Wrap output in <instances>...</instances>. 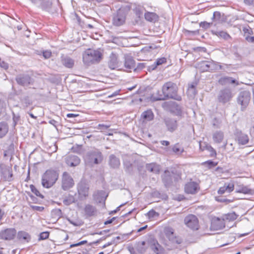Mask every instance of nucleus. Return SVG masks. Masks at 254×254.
Returning <instances> with one entry per match:
<instances>
[{"label": "nucleus", "instance_id": "nucleus-35", "mask_svg": "<svg viewBox=\"0 0 254 254\" xmlns=\"http://www.w3.org/2000/svg\"><path fill=\"white\" fill-rule=\"evenodd\" d=\"M213 34L218 37H220L225 40H228L231 38V36L226 32L223 31H212Z\"/></svg>", "mask_w": 254, "mask_h": 254}, {"label": "nucleus", "instance_id": "nucleus-32", "mask_svg": "<svg viewBox=\"0 0 254 254\" xmlns=\"http://www.w3.org/2000/svg\"><path fill=\"white\" fill-rule=\"evenodd\" d=\"M237 140L239 144L245 145L249 142V139L247 134L241 132L237 136Z\"/></svg>", "mask_w": 254, "mask_h": 254}, {"label": "nucleus", "instance_id": "nucleus-64", "mask_svg": "<svg viewBox=\"0 0 254 254\" xmlns=\"http://www.w3.org/2000/svg\"><path fill=\"white\" fill-rule=\"evenodd\" d=\"M246 39L248 42L254 43V37H250L248 36L246 37Z\"/></svg>", "mask_w": 254, "mask_h": 254}, {"label": "nucleus", "instance_id": "nucleus-21", "mask_svg": "<svg viewBox=\"0 0 254 254\" xmlns=\"http://www.w3.org/2000/svg\"><path fill=\"white\" fill-rule=\"evenodd\" d=\"M118 59L117 55L114 53H112L109 57L108 64L109 67L112 69H114L117 67Z\"/></svg>", "mask_w": 254, "mask_h": 254}, {"label": "nucleus", "instance_id": "nucleus-43", "mask_svg": "<svg viewBox=\"0 0 254 254\" xmlns=\"http://www.w3.org/2000/svg\"><path fill=\"white\" fill-rule=\"evenodd\" d=\"M52 5V2L49 1H43L41 3V8L44 10H48L50 9Z\"/></svg>", "mask_w": 254, "mask_h": 254}, {"label": "nucleus", "instance_id": "nucleus-53", "mask_svg": "<svg viewBox=\"0 0 254 254\" xmlns=\"http://www.w3.org/2000/svg\"><path fill=\"white\" fill-rule=\"evenodd\" d=\"M167 62V60L165 58H162L160 59H158L154 63L156 64V65L158 66L161 65L164 63H166Z\"/></svg>", "mask_w": 254, "mask_h": 254}, {"label": "nucleus", "instance_id": "nucleus-31", "mask_svg": "<svg viewBox=\"0 0 254 254\" xmlns=\"http://www.w3.org/2000/svg\"><path fill=\"white\" fill-rule=\"evenodd\" d=\"M199 189V184L195 182H190L188 183L185 188V190H197Z\"/></svg>", "mask_w": 254, "mask_h": 254}, {"label": "nucleus", "instance_id": "nucleus-39", "mask_svg": "<svg viewBox=\"0 0 254 254\" xmlns=\"http://www.w3.org/2000/svg\"><path fill=\"white\" fill-rule=\"evenodd\" d=\"M147 65V63H137L136 65H133L132 69L134 71H137L138 70H141L143 68H146Z\"/></svg>", "mask_w": 254, "mask_h": 254}, {"label": "nucleus", "instance_id": "nucleus-23", "mask_svg": "<svg viewBox=\"0 0 254 254\" xmlns=\"http://www.w3.org/2000/svg\"><path fill=\"white\" fill-rule=\"evenodd\" d=\"M104 191H96L93 194V198L94 200L97 202V203H102L104 202L105 200L106 199V197L107 196V195L106 196H105V194L103 193Z\"/></svg>", "mask_w": 254, "mask_h": 254}, {"label": "nucleus", "instance_id": "nucleus-56", "mask_svg": "<svg viewBox=\"0 0 254 254\" xmlns=\"http://www.w3.org/2000/svg\"><path fill=\"white\" fill-rule=\"evenodd\" d=\"M157 67V65H156L155 63L154 62V63L151 65H149L147 64L146 69L147 70L150 71L155 69Z\"/></svg>", "mask_w": 254, "mask_h": 254}, {"label": "nucleus", "instance_id": "nucleus-26", "mask_svg": "<svg viewBox=\"0 0 254 254\" xmlns=\"http://www.w3.org/2000/svg\"><path fill=\"white\" fill-rule=\"evenodd\" d=\"M88 195V191H77L74 193L73 196L75 202L77 201H82L85 199Z\"/></svg>", "mask_w": 254, "mask_h": 254}, {"label": "nucleus", "instance_id": "nucleus-42", "mask_svg": "<svg viewBox=\"0 0 254 254\" xmlns=\"http://www.w3.org/2000/svg\"><path fill=\"white\" fill-rule=\"evenodd\" d=\"M74 202H75L74 198H73V196L71 194L65 197L63 200V203L66 205H70Z\"/></svg>", "mask_w": 254, "mask_h": 254}, {"label": "nucleus", "instance_id": "nucleus-4", "mask_svg": "<svg viewBox=\"0 0 254 254\" xmlns=\"http://www.w3.org/2000/svg\"><path fill=\"white\" fill-rule=\"evenodd\" d=\"M85 162L89 165L99 164L103 160L102 153L97 149L89 151L86 153L84 156Z\"/></svg>", "mask_w": 254, "mask_h": 254}, {"label": "nucleus", "instance_id": "nucleus-36", "mask_svg": "<svg viewBox=\"0 0 254 254\" xmlns=\"http://www.w3.org/2000/svg\"><path fill=\"white\" fill-rule=\"evenodd\" d=\"M141 117L144 120L150 121L153 119L154 115L151 110H147L142 113Z\"/></svg>", "mask_w": 254, "mask_h": 254}, {"label": "nucleus", "instance_id": "nucleus-13", "mask_svg": "<svg viewBox=\"0 0 254 254\" xmlns=\"http://www.w3.org/2000/svg\"><path fill=\"white\" fill-rule=\"evenodd\" d=\"M225 218L214 217L211 220V227L214 230L221 229L225 227Z\"/></svg>", "mask_w": 254, "mask_h": 254}, {"label": "nucleus", "instance_id": "nucleus-14", "mask_svg": "<svg viewBox=\"0 0 254 254\" xmlns=\"http://www.w3.org/2000/svg\"><path fill=\"white\" fill-rule=\"evenodd\" d=\"M165 233L167 237L173 243L179 244H181L182 241L181 239L177 238L174 234V230L171 228H167L165 230Z\"/></svg>", "mask_w": 254, "mask_h": 254}, {"label": "nucleus", "instance_id": "nucleus-28", "mask_svg": "<svg viewBox=\"0 0 254 254\" xmlns=\"http://www.w3.org/2000/svg\"><path fill=\"white\" fill-rule=\"evenodd\" d=\"M145 19L149 22H155L158 20V16L154 12H146L144 14Z\"/></svg>", "mask_w": 254, "mask_h": 254}, {"label": "nucleus", "instance_id": "nucleus-9", "mask_svg": "<svg viewBox=\"0 0 254 254\" xmlns=\"http://www.w3.org/2000/svg\"><path fill=\"white\" fill-rule=\"evenodd\" d=\"M15 228H9L2 230L0 231V239L5 241H11L14 239L16 235Z\"/></svg>", "mask_w": 254, "mask_h": 254}, {"label": "nucleus", "instance_id": "nucleus-44", "mask_svg": "<svg viewBox=\"0 0 254 254\" xmlns=\"http://www.w3.org/2000/svg\"><path fill=\"white\" fill-rule=\"evenodd\" d=\"M173 151L177 154H181L183 151L184 149L182 148H181L179 144H176L172 147Z\"/></svg>", "mask_w": 254, "mask_h": 254}, {"label": "nucleus", "instance_id": "nucleus-24", "mask_svg": "<svg viewBox=\"0 0 254 254\" xmlns=\"http://www.w3.org/2000/svg\"><path fill=\"white\" fill-rule=\"evenodd\" d=\"M109 164L113 168H117L120 165V161L114 155L112 154L109 156Z\"/></svg>", "mask_w": 254, "mask_h": 254}, {"label": "nucleus", "instance_id": "nucleus-3", "mask_svg": "<svg viewBox=\"0 0 254 254\" xmlns=\"http://www.w3.org/2000/svg\"><path fill=\"white\" fill-rule=\"evenodd\" d=\"M181 179V174L175 169L165 170L162 175V180L166 187L173 185L174 182H178Z\"/></svg>", "mask_w": 254, "mask_h": 254}, {"label": "nucleus", "instance_id": "nucleus-63", "mask_svg": "<svg viewBox=\"0 0 254 254\" xmlns=\"http://www.w3.org/2000/svg\"><path fill=\"white\" fill-rule=\"evenodd\" d=\"M19 120H20V117L19 116H16L15 114H13V121L14 126L17 124V123L19 121Z\"/></svg>", "mask_w": 254, "mask_h": 254}, {"label": "nucleus", "instance_id": "nucleus-17", "mask_svg": "<svg viewBox=\"0 0 254 254\" xmlns=\"http://www.w3.org/2000/svg\"><path fill=\"white\" fill-rule=\"evenodd\" d=\"M218 82L222 85H226L229 84H235L236 85L239 84L238 81L232 77L229 76L222 77L219 79Z\"/></svg>", "mask_w": 254, "mask_h": 254}, {"label": "nucleus", "instance_id": "nucleus-12", "mask_svg": "<svg viewBox=\"0 0 254 254\" xmlns=\"http://www.w3.org/2000/svg\"><path fill=\"white\" fill-rule=\"evenodd\" d=\"M15 80L20 85L28 86L30 84L31 78L28 74L21 73L16 76Z\"/></svg>", "mask_w": 254, "mask_h": 254}, {"label": "nucleus", "instance_id": "nucleus-19", "mask_svg": "<svg viewBox=\"0 0 254 254\" xmlns=\"http://www.w3.org/2000/svg\"><path fill=\"white\" fill-rule=\"evenodd\" d=\"M2 175L3 178L8 182L13 180V174L12 170L9 167H5L2 169Z\"/></svg>", "mask_w": 254, "mask_h": 254}, {"label": "nucleus", "instance_id": "nucleus-30", "mask_svg": "<svg viewBox=\"0 0 254 254\" xmlns=\"http://www.w3.org/2000/svg\"><path fill=\"white\" fill-rule=\"evenodd\" d=\"M62 64L68 68H72L74 64V60L66 56L62 58Z\"/></svg>", "mask_w": 254, "mask_h": 254}, {"label": "nucleus", "instance_id": "nucleus-47", "mask_svg": "<svg viewBox=\"0 0 254 254\" xmlns=\"http://www.w3.org/2000/svg\"><path fill=\"white\" fill-rule=\"evenodd\" d=\"M27 194L30 198L31 200L33 203H37L39 202L38 198L34 194V193H32V191H27Z\"/></svg>", "mask_w": 254, "mask_h": 254}, {"label": "nucleus", "instance_id": "nucleus-37", "mask_svg": "<svg viewBox=\"0 0 254 254\" xmlns=\"http://www.w3.org/2000/svg\"><path fill=\"white\" fill-rule=\"evenodd\" d=\"M234 185L233 182L225 183L223 187L220 188L218 190H233Z\"/></svg>", "mask_w": 254, "mask_h": 254}, {"label": "nucleus", "instance_id": "nucleus-57", "mask_svg": "<svg viewBox=\"0 0 254 254\" xmlns=\"http://www.w3.org/2000/svg\"><path fill=\"white\" fill-rule=\"evenodd\" d=\"M52 53L50 51H45L43 52V56L46 59H49L51 57Z\"/></svg>", "mask_w": 254, "mask_h": 254}, {"label": "nucleus", "instance_id": "nucleus-48", "mask_svg": "<svg viewBox=\"0 0 254 254\" xmlns=\"http://www.w3.org/2000/svg\"><path fill=\"white\" fill-rule=\"evenodd\" d=\"M133 65H136L135 61L131 58H128V72L133 70Z\"/></svg>", "mask_w": 254, "mask_h": 254}, {"label": "nucleus", "instance_id": "nucleus-6", "mask_svg": "<svg viewBox=\"0 0 254 254\" xmlns=\"http://www.w3.org/2000/svg\"><path fill=\"white\" fill-rule=\"evenodd\" d=\"M234 96L232 90L229 88H224L220 90L217 95L218 103L225 105L231 101Z\"/></svg>", "mask_w": 254, "mask_h": 254}, {"label": "nucleus", "instance_id": "nucleus-59", "mask_svg": "<svg viewBox=\"0 0 254 254\" xmlns=\"http://www.w3.org/2000/svg\"><path fill=\"white\" fill-rule=\"evenodd\" d=\"M87 242L86 240L82 241H81V242H80L79 243L70 245V248H73V247H75L79 246L80 245L86 244Z\"/></svg>", "mask_w": 254, "mask_h": 254}, {"label": "nucleus", "instance_id": "nucleus-54", "mask_svg": "<svg viewBox=\"0 0 254 254\" xmlns=\"http://www.w3.org/2000/svg\"><path fill=\"white\" fill-rule=\"evenodd\" d=\"M147 227V225H145V226H143V227H140V228H137V229H136L132 230L131 231V232L129 234H128V236L129 235H131V234H133V233H137L140 232H141L142 231H143V230H145Z\"/></svg>", "mask_w": 254, "mask_h": 254}, {"label": "nucleus", "instance_id": "nucleus-33", "mask_svg": "<svg viewBox=\"0 0 254 254\" xmlns=\"http://www.w3.org/2000/svg\"><path fill=\"white\" fill-rule=\"evenodd\" d=\"M8 131V127L5 122L0 123V138L4 136Z\"/></svg>", "mask_w": 254, "mask_h": 254}, {"label": "nucleus", "instance_id": "nucleus-52", "mask_svg": "<svg viewBox=\"0 0 254 254\" xmlns=\"http://www.w3.org/2000/svg\"><path fill=\"white\" fill-rule=\"evenodd\" d=\"M49 233L47 231L43 232L40 233L39 235V240H43L48 238Z\"/></svg>", "mask_w": 254, "mask_h": 254}, {"label": "nucleus", "instance_id": "nucleus-55", "mask_svg": "<svg viewBox=\"0 0 254 254\" xmlns=\"http://www.w3.org/2000/svg\"><path fill=\"white\" fill-rule=\"evenodd\" d=\"M221 17V13L219 11H215L213 13L212 19L215 20L219 21Z\"/></svg>", "mask_w": 254, "mask_h": 254}, {"label": "nucleus", "instance_id": "nucleus-41", "mask_svg": "<svg viewBox=\"0 0 254 254\" xmlns=\"http://www.w3.org/2000/svg\"><path fill=\"white\" fill-rule=\"evenodd\" d=\"M187 93L189 96L193 97L196 94V91L195 88V86L193 84L190 85L187 91Z\"/></svg>", "mask_w": 254, "mask_h": 254}, {"label": "nucleus", "instance_id": "nucleus-61", "mask_svg": "<svg viewBox=\"0 0 254 254\" xmlns=\"http://www.w3.org/2000/svg\"><path fill=\"white\" fill-rule=\"evenodd\" d=\"M0 66L4 69H7L8 68V64L4 61H0Z\"/></svg>", "mask_w": 254, "mask_h": 254}, {"label": "nucleus", "instance_id": "nucleus-22", "mask_svg": "<svg viewBox=\"0 0 254 254\" xmlns=\"http://www.w3.org/2000/svg\"><path fill=\"white\" fill-rule=\"evenodd\" d=\"M200 65L203 71L212 70L214 69V63L211 61H202Z\"/></svg>", "mask_w": 254, "mask_h": 254}, {"label": "nucleus", "instance_id": "nucleus-60", "mask_svg": "<svg viewBox=\"0 0 254 254\" xmlns=\"http://www.w3.org/2000/svg\"><path fill=\"white\" fill-rule=\"evenodd\" d=\"M133 11H134L136 16L138 18H139L141 16V15H142V14L140 9L136 7L134 9H133Z\"/></svg>", "mask_w": 254, "mask_h": 254}, {"label": "nucleus", "instance_id": "nucleus-34", "mask_svg": "<svg viewBox=\"0 0 254 254\" xmlns=\"http://www.w3.org/2000/svg\"><path fill=\"white\" fill-rule=\"evenodd\" d=\"M224 134L221 131H216L213 134V139L216 143H220L223 139Z\"/></svg>", "mask_w": 254, "mask_h": 254}, {"label": "nucleus", "instance_id": "nucleus-5", "mask_svg": "<svg viewBox=\"0 0 254 254\" xmlns=\"http://www.w3.org/2000/svg\"><path fill=\"white\" fill-rule=\"evenodd\" d=\"M102 59V54L97 50L89 49L83 55V61L84 63H98Z\"/></svg>", "mask_w": 254, "mask_h": 254}, {"label": "nucleus", "instance_id": "nucleus-27", "mask_svg": "<svg viewBox=\"0 0 254 254\" xmlns=\"http://www.w3.org/2000/svg\"><path fill=\"white\" fill-rule=\"evenodd\" d=\"M97 210L95 206L90 204H87L84 208V212L85 214L88 216H92L96 214Z\"/></svg>", "mask_w": 254, "mask_h": 254}, {"label": "nucleus", "instance_id": "nucleus-40", "mask_svg": "<svg viewBox=\"0 0 254 254\" xmlns=\"http://www.w3.org/2000/svg\"><path fill=\"white\" fill-rule=\"evenodd\" d=\"M225 220L228 221H233L237 219V215L235 212L228 213L223 216Z\"/></svg>", "mask_w": 254, "mask_h": 254}, {"label": "nucleus", "instance_id": "nucleus-45", "mask_svg": "<svg viewBox=\"0 0 254 254\" xmlns=\"http://www.w3.org/2000/svg\"><path fill=\"white\" fill-rule=\"evenodd\" d=\"M202 165L207 167L210 169L212 167L216 166L217 165V163L215 162L212 160H208L202 163Z\"/></svg>", "mask_w": 254, "mask_h": 254}, {"label": "nucleus", "instance_id": "nucleus-29", "mask_svg": "<svg viewBox=\"0 0 254 254\" xmlns=\"http://www.w3.org/2000/svg\"><path fill=\"white\" fill-rule=\"evenodd\" d=\"M89 189V184L87 180L82 179L77 185V190H88Z\"/></svg>", "mask_w": 254, "mask_h": 254}, {"label": "nucleus", "instance_id": "nucleus-7", "mask_svg": "<svg viewBox=\"0 0 254 254\" xmlns=\"http://www.w3.org/2000/svg\"><path fill=\"white\" fill-rule=\"evenodd\" d=\"M127 10L126 8H121L117 12L113 17V24L117 26H119L125 23Z\"/></svg>", "mask_w": 254, "mask_h": 254}, {"label": "nucleus", "instance_id": "nucleus-11", "mask_svg": "<svg viewBox=\"0 0 254 254\" xmlns=\"http://www.w3.org/2000/svg\"><path fill=\"white\" fill-rule=\"evenodd\" d=\"M74 181L71 176L65 172L62 177V187L64 190L69 189L74 185Z\"/></svg>", "mask_w": 254, "mask_h": 254}, {"label": "nucleus", "instance_id": "nucleus-50", "mask_svg": "<svg viewBox=\"0 0 254 254\" xmlns=\"http://www.w3.org/2000/svg\"><path fill=\"white\" fill-rule=\"evenodd\" d=\"M238 192H242L244 194V197L243 198L246 199H250L251 197L250 195L254 194V191H237Z\"/></svg>", "mask_w": 254, "mask_h": 254}, {"label": "nucleus", "instance_id": "nucleus-25", "mask_svg": "<svg viewBox=\"0 0 254 254\" xmlns=\"http://www.w3.org/2000/svg\"><path fill=\"white\" fill-rule=\"evenodd\" d=\"M151 248L156 254H164V248L157 241L154 242Z\"/></svg>", "mask_w": 254, "mask_h": 254}, {"label": "nucleus", "instance_id": "nucleus-49", "mask_svg": "<svg viewBox=\"0 0 254 254\" xmlns=\"http://www.w3.org/2000/svg\"><path fill=\"white\" fill-rule=\"evenodd\" d=\"M147 216L149 219H152L155 217H158L159 214L154 210H151L147 213Z\"/></svg>", "mask_w": 254, "mask_h": 254}, {"label": "nucleus", "instance_id": "nucleus-16", "mask_svg": "<svg viewBox=\"0 0 254 254\" xmlns=\"http://www.w3.org/2000/svg\"><path fill=\"white\" fill-rule=\"evenodd\" d=\"M65 162L68 166L75 167L80 164V159L77 156L70 155L66 157Z\"/></svg>", "mask_w": 254, "mask_h": 254}, {"label": "nucleus", "instance_id": "nucleus-51", "mask_svg": "<svg viewBox=\"0 0 254 254\" xmlns=\"http://www.w3.org/2000/svg\"><path fill=\"white\" fill-rule=\"evenodd\" d=\"M212 24V23L207 22L206 21L201 22L199 24L200 27L207 29L210 27V26Z\"/></svg>", "mask_w": 254, "mask_h": 254}, {"label": "nucleus", "instance_id": "nucleus-2", "mask_svg": "<svg viewBox=\"0 0 254 254\" xmlns=\"http://www.w3.org/2000/svg\"><path fill=\"white\" fill-rule=\"evenodd\" d=\"M59 178V173L54 169L47 170L43 175L42 178V185L46 189L53 186Z\"/></svg>", "mask_w": 254, "mask_h": 254}, {"label": "nucleus", "instance_id": "nucleus-62", "mask_svg": "<svg viewBox=\"0 0 254 254\" xmlns=\"http://www.w3.org/2000/svg\"><path fill=\"white\" fill-rule=\"evenodd\" d=\"M110 127V126L106 125L104 124H99L98 125V129H101L102 131H103V130L107 129L108 127Z\"/></svg>", "mask_w": 254, "mask_h": 254}, {"label": "nucleus", "instance_id": "nucleus-46", "mask_svg": "<svg viewBox=\"0 0 254 254\" xmlns=\"http://www.w3.org/2000/svg\"><path fill=\"white\" fill-rule=\"evenodd\" d=\"M206 149L209 152V156L210 157H213L216 156V152L210 145H206Z\"/></svg>", "mask_w": 254, "mask_h": 254}, {"label": "nucleus", "instance_id": "nucleus-10", "mask_svg": "<svg viewBox=\"0 0 254 254\" xmlns=\"http://www.w3.org/2000/svg\"><path fill=\"white\" fill-rule=\"evenodd\" d=\"M184 222L187 227L191 229L197 230L198 228V221L194 215L190 214L186 217Z\"/></svg>", "mask_w": 254, "mask_h": 254}, {"label": "nucleus", "instance_id": "nucleus-1", "mask_svg": "<svg viewBox=\"0 0 254 254\" xmlns=\"http://www.w3.org/2000/svg\"><path fill=\"white\" fill-rule=\"evenodd\" d=\"M156 95H152L151 99L154 101L173 99L181 101V97L178 95V87L176 83L169 81L164 84L161 91H157Z\"/></svg>", "mask_w": 254, "mask_h": 254}, {"label": "nucleus", "instance_id": "nucleus-18", "mask_svg": "<svg viewBox=\"0 0 254 254\" xmlns=\"http://www.w3.org/2000/svg\"><path fill=\"white\" fill-rule=\"evenodd\" d=\"M17 238L22 243H29L31 239V235L24 231H18Z\"/></svg>", "mask_w": 254, "mask_h": 254}, {"label": "nucleus", "instance_id": "nucleus-38", "mask_svg": "<svg viewBox=\"0 0 254 254\" xmlns=\"http://www.w3.org/2000/svg\"><path fill=\"white\" fill-rule=\"evenodd\" d=\"M148 248V246L146 245V242L145 241H142L141 242H138L137 246V249L138 251L140 253H143L145 252L146 250Z\"/></svg>", "mask_w": 254, "mask_h": 254}, {"label": "nucleus", "instance_id": "nucleus-20", "mask_svg": "<svg viewBox=\"0 0 254 254\" xmlns=\"http://www.w3.org/2000/svg\"><path fill=\"white\" fill-rule=\"evenodd\" d=\"M146 169L149 172L153 174H158L160 172V166L155 163L147 164L146 165Z\"/></svg>", "mask_w": 254, "mask_h": 254}, {"label": "nucleus", "instance_id": "nucleus-8", "mask_svg": "<svg viewBox=\"0 0 254 254\" xmlns=\"http://www.w3.org/2000/svg\"><path fill=\"white\" fill-rule=\"evenodd\" d=\"M251 99V93L247 90L240 92L237 97L238 103L241 105V110L244 111L248 105Z\"/></svg>", "mask_w": 254, "mask_h": 254}, {"label": "nucleus", "instance_id": "nucleus-15", "mask_svg": "<svg viewBox=\"0 0 254 254\" xmlns=\"http://www.w3.org/2000/svg\"><path fill=\"white\" fill-rule=\"evenodd\" d=\"M164 123L167 129L170 132H173L177 128V121L174 119L166 118L164 119Z\"/></svg>", "mask_w": 254, "mask_h": 254}, {"label": "nucleus", "instance_id": "nucleus-58", "mask_svg": "<svg viewBox=\"0 0 254 254\" xmlns=\"http://www.w3.org/2000/svg\"><path fill=\"white\" fill-rule=\"evenodd\" d=\"M30 206L33 210L39 212H41L44 209V207L43 206H39L36 205H31Z\"/></svg>", "mask_w": 254, "mask_h": 254}]
</instances>
